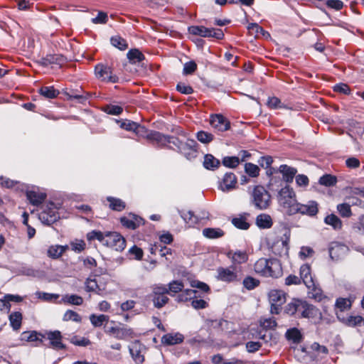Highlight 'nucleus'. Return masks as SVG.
<instances>
[{
	"label": "nucleus",
	"instance_id": "f257e3e1",
	"mask_svg": "<svg viewBox=\"0 0 364 364\" xmlns=\"http://www.w3.org/2000/svg\"><path fill=\"white\" fill-rule=\"evenodd\" d=\"M88 239H97L103 245L110 247L116 251L121 252L126 247L125 239L118 232H107L103 233L100 231H92L87 235Z\"/></svg>",
	"mask_w": 364,
	"mask_h": 364
},
{
	"label": "nucleus",
	"instance_id": "f03ea898",
	"mask_svg": "<svg viewBox=\"0 0 364 364\" xmlns=\"http://www.w3.org/2000/svg\"><path fill=\"white\" fill-rule=\"evenodd\" d=\"M257 274L265 277L278 278L282 275V264L277 259H259L254 265Z\"/></svg>",
	"mask_w": 364,
	"mask_h": 364
},
{
	"label": "nucleus",
	"instance_id": "7ed1b4c3",
	"mask_svg": "<svg viewBox=\"0 0 364 364\" xmlns=\"http://www.w3.org/2000/svg\"><path fill=\"white\" fill-rule=\"evenodd\" d=\"M278 201L285 213L292 215L293 209L298 203L294 190L289 186L282 188L279 192Z\"/></svg>",
	"mask_w": 364,
	"mask_h": 364
},
{
	"label": "nucleus",
	"instance_id": "20e7f679",
	"mask_svg": "<svg viewBox=\"0 0 364 364\" xmlns=\"http://www.w3.org/2000/svg\"><path fill=\"white\" fill-rule=\"evenodd\" d=\"M252 203L259 210H265L271 204V196L269 192L262 186L254 187L252 194Z\"/></svg>",
	"mask_w": 364,
	"mask_h": 364
},
{
	"label": "nucleus",
	"instance_id": "39448f33",
	"mask_svg": "<svg viewBox=\"0 0 364 364\" xmlns=\"http://www.w3.org/2000/svg\"><path fill=\"white\" fill-rule=\"evenodd\" d=\"M95 73L97 78L101 81L115 83L118 77L112 73V69L107 65L98 64L95 66Z\"/></svg>",
	"mask_w": 364,
	"mask_h": 364
},
{
	"label": "nucleus",
	"instance_id": "423d86ee",
	"mask_svg": "<svg viewBox=\"0 0 364 364\" xmlns=\"http://www.w3.org/2000/svg\"><path fill=\"white\" fill-rule=\"evenodd\" d=\"M318 212V203L314 200H310L306 204L298 202L295 208L293 209L292 215L299 213L309 217H314L317 215Z\"/></svg>",
	"mask_w": 364,
	"mask_h": 364
},
{
	"label": "nucleus",
	"instance_id": "0eeeda50",
	"mask_svg": "<svg viewBox=\"0 0 364 364\" xmlns=\"http://www.w3.org/2000/svg\"><path fill=\"white\" fill-rule=\"evenodd\" d=\"M59 218L57 207L53 203H50L44 210L39 214V219L42 223L50 225L55 222Z\"/></svg>",
	"mask_w": 364,
	"mask_h": 364
},
{
	"label": "nucleus",
	"instance_id": "6e6552de",
	"mask_svg": "<svg viewBox=\"0 0 364 364\" xmlns=\"http://www.w3.org/2000/svg\"><path fill=\"white\" fill-rule=\"evenodd\" d=\"M147 139L156 142L159 146H166L168 144H178V138L164 135L159 132L151 131L146 135Z\"/></svg>",
	"mask_w": 364,
	"mask_h": 364
},
{
	"label": "nucleus",
	"instance_id": "1a4fd4ad",
	"mask_svg": "<svg viewBox=\"0 0 364 364\" xmlns=\"http://www.w3.org/2000/svg\"><path fill=\"white\" fill-rule=\"evenodd\" d=\"M105 333L119 340H125L129 338H132L134 335V332L131 328L124 326L109 327L105 330Z\"/></svg>",
	"mask_w": 364,
	"mask_h": 364
},
{
	"label": "nucleus",
	"instance_id": "9d476101",
	"mask_svg": "<svg viewBox=\"0 0 364 364\" xmlns=\"http://www.w3.org/2000/svg\"><path fill=\"white\" fill-rule=\"evenodd\" d=\"M129 353L136 364H141L144 361V351L145 347L139 341L132 343L129 347Z\"/></svg>",
	"mask_w": 364,
	"mask_h": 364
},
{
	"label": "nucleus",
	"instance_id": "9b49d317",
	"mask_svg": "<svg viewBox=\"0 0 364 364\" xmlns=\"http://www.w3.org/2000/svg\"><path fill=\"white\" fill-rule=\"evenodd\" d=\"M211 127L218 132H225L229 129L230 122L222 114H212L210 118Z\"/></svg>",
	"mask_w": 364,
	"mask_h": 364
},
{
	"label": "nucleus",
	"instance_id": "f8f14e48",
	"mask_svg": "<svg viewBox=\"0 0 364 364\" xmlns=\"http://www.w3.org/2000/svg\"><path fill=\"white\" fill-rule=\"evenodd\" d=\"M66 62V58L59 54L48 55L46 57L41 58L38 60V63L43 66H48L50 65H58L61 66Z\"/></svg>",
	"mask_w": 364,
	"mask_h": 364
},
{
	"label": "nucleus",
	"instance_id": "ddd939ff",
	"mask_svg": "<svg viewBox=\"0 0 364 364\" xmlns=\"http://www.w3.org/2000/svg\"><path fill=\"white\" fill-rule=\"evenodd\" d=\"M218 279L223 282H237L240 279L234 269H231L230 268H218Z\"/></svg>",
	"mask_w": 364,
	"mask_h": 364
},
{
	"label": "nucleus",
	"instance_id": "4468645a",
	"mask_svg": "<svg viewBox=\"0 0 364 364\" xmlns=\"http://www.w3.org/2000/svg\"><path fill=\"white\" fill-rule=\"evenodd\" d=\"M50 341V346L55 349H63L65 346L63 344L61 333L59 331H48L46 333L45 338Z\"/></svg>",
	"mask_w": 364,
	"mask_h": 364
},
{
	"label": "nucleus",
	"instance_id": "2eb2a0df",
	"mask_svg": "<svg viewBox=\"0 0 364 364\" xmlns=\"http://www.w3.org/2000/svg\"><path fill=\"white\" fill-rule=\"evenodd\" d=\"M300 280L306 287H312L314 286V279L311 274V268L309 264H303L300 267Z\"/></svg>",
	"mask_w": 364,
	"mask_h": 364
},
{
	"label": "nucleus",
	"instance_id": "dca6fc26",
	"mask_svg": "<svg viewBox=\"0 0 364 364\" xmlns=\"http://www.w3.org/2000/svg\"><path fill=\"white\" fill-rule=\"evenodd\" d=\"M237 183V178L233 173L225 174L223 181L220 183V188L223 191H229L235 188Z\"/></svg>",
	"mask_w": 364,
	"mask_h": 364
},
{
	"label": "nucleus",
	"instance_id": "f3484780",
	"mask_svg": "<svg viewBox=\"0 0 364 364\" xmlns=\"http://www.w3.org/2000/svg\"><path fill=\"white\" fill-rule=\"evenodd\" d=\"M270 304L282 305L286 301V294L278 289H272L268 294Z\"/></svg>",
	"mask_w": 364,
	"mask_h": 364
},
{
	"label": "nucleus",
	"instance_id": "a211bd4d",
	"mask_svg": "<svg viewBox=\"0 0 364 364\" xmlns=\"http://www.w3.org/2000/svg\"><path fill=\"white\" fill-rule=\"evenodd\" d=\"M143 219L135 215H131L129 218L123 217L121 218L122 224L127 228L134 230L142 224Z\"/></svg>",
	"mask_w": 364,
	"mask_h": 364
},
{
	"label": "nucleus",
	"instance_id": "6ab92c4d",
	"mask_svg": "<svg viewBox=\"0 0 364 364\" xmlns=\"http://www.w3.org/2000/svg\"><path fill=\"white\" fill-rule=\"evenodd\" d=\"M184 336L180 333H167L162 336L161 342L166 345H176L183 341Z\"/></svg>",
	"mask_w": 364,
	"mask_h": 364
},
{
	"label": "nucleus",
	"instance_id": "aec40b11",
	"mask_svg": "<svg viewBox=\"0 0 364 364\" xmlns=\"http://www.w3.org/2000/svg\"><path fill=\"white\" fill-rule=\"evenodd\" d=\"M173 144L185 154L188 150L196 151L197 142L194 139H188L186 141L183 142L178 139V144Z\"/></svg>",
	"mask_w": 364,
	"mask_h": 364
},
{
	"label": "nucleus",
	"instance_id": "412c9836",
	"mask_svg": "<svg viewBox=\"0 0 364 364\" xmlns=\"http://www.w3.org/2000/svg\"><path fill=\"white\" fill-rule=\"evenodd\" d=\"M28 200L33 205H38L41 204L46 198V194L44 193H38L35 191H29L26 193Z\"/></svg>",
	"mask_w": 364,
	"mask_h": 364
},
{
	"label": "nucleus",
	"instance_id": "4be33fe9",
	"mask_svg": "<svg viewBox=\"0 0 364 364\" xmlns=\"http://www.w3.org/2000/svg\"><path fill=\"white\" fill-rule=\"evenodd\" d=\"M302 308H304V301L299 299H294L286 306L285 312L289 315L299 314Z\"/></svg>",
	"mask_w": 364,
	"mask_h": 364
},
{
	"label": "nucleus",
	"instance_id": "5701e85b",
	"mask_svg": "<svg viewBox=\"0 0 364 364\" xmlns=\"http://www.w3.org/2000/svg\"><path fill=\"white\" fill-rule=\"evenodd\" d=\"M45 336L38 333L36 331L28 332L25 331L21 334V340L28 342L38 341L41 343H43V338Z\"/></svg>",
	"mask_w": 364,
	"mask_h": 364
},
{
	"label": "nucleus",
	"instance_id": "b1692460",
	"mask_svg": "<svg viewBox=\"0 0 364 364\" xmlns=\"http://www.w3.org/2000/svg\"><path fill=\"white\" fill-rule=\"evenodd\" d=\"M188 32L191 34L195 36H199L201 37H210L211 31L210 28H208L205 26H192L188 27Z\"/></svg>",
	"mask_w": 364,
	"mask_h": 364
},
{
	"label": "nucleus",
	"instance_id": "393cba45",
	"mask_svg": "<svg viewBox=\"0 0 364 364\" xmlns=\"http://www.w3.org/2000/svg\"><path fill=\"white\" fill-rule=\"evenodd\" d=\"M228 256L235 264H242L246 262L248 259V255L244 251L230 252Z\"/></svg>",
	"mask_w": 364,
	"mask_h": 364
},
{
	"label": "nucleus",
	"instance_id": "a878e982",
	"mask_svg": "<svg viewBox=\"0 0 364 364\" xmlns=\"http://www.w3.org/2000/svg\"><path fill=\"white\" fill-rule=\"evenodd\" d=\"M279 171L283 174L284 180L287 182L292 181L296 173V168L288 166L287 165H281L279 167Z\"/></svg>",
	"mask_w": 364,
	"mask_h": 364
},
{
	"label": "nucleus",
	"instance_id": "bb28decb",
	"mask_svg": "<svg viewBox=\"0 0 364 364\" xmlns=\"http://www.w3.org/2000/svg\"><path fill=\"white\" fill-rule=\"evenodd\" d=\"M324 223L331 226L335 230H341L342 228V221L341 220L334 214L328 215L324 218Z\"/></svg>",
	"mask_w": 364,
	"mask_h": 364
},
{
	"label": "nucleus",
	"instance_id": "cd10ccee",
	"mask_svg": "<svg viewBox=\"0 0 364 364\" xmlns=\"http://www.w3.org/2000/svg\"><path fill=\"white\" fill-rule=\"evenodd\" d=\"M256 224L260 228H269L272 225V220L269 215L262 213L257 217Z\"/></svg>",
	"mask_w": 364,
	"mask_h": 364
},
{
	"label": "nucleus",
	"instance_id": "c85d7f7f",
	"mask_svg": "<svg viewBox=\"0 0 364 364\" xmlns=\"http://www.w3.org/2000/svg\"><path fill=\"white\" fill-rule=\"evenodd\" d=\"M127 56L129 62L133 64L141 62L144 59V54L136 48L129 50Z\"/></svg>",
	"mask_w": 364,
	"mask_h": 364
},
{
	"label": "nucleus",
	"instance_id": "c756f323",
	"mask_svg": "<svg viewBox=\"0 0 364 364\" xmlns=\"http://www.w3.org/2000/svg\"><path fill=\"white\" fill-rule=\"evenodd\" d=\"M67 249L68 246L52 245L48 250V255L53 259H57L60 257Z\"/></svg>",
	"mask_w": 364,
	"mask_h": 364
},
{
	"label": "nucleus",
	"instance_id": "7c9ffc66",
	"mask_svg": "<svg viewBox=\"0 0 364 364\" xmlns=\"http://www.w3.org/2000/svg\"><path fill=\"white\" fill-rule=\"evenodd\" d=\"M203 235L209 239H216L224 235V232L220 228H205L203 230Z\"/></svg>",
	"mask_w": 364,
	"mask_h": 364
},
{
	"label": "nucleus",
	"instance_id": "2f4dec72",
	"mask_svg": "<svg viewBox=\"0 0 364 364\" xmlns=\"http://www.w3.org/2000/svg\"><path fill=\"white\" fill-rule=\"evenodd\" d=\"M247 30L251 34L255 35L256 37H258L259 35H262L265 38H268L270 36L269 33L264 31L261 26H259L257 23H250L247 26Z\"/></svg>",
	"mask_w": 364,
	"mask_h": 364
},
{
	"label": "nucleus",
	"instance_id": "473e14b6",
	"mask_svg": "<svg viewBox=\"0 0 364 364\" xmlns=\"http://www.w3.org/2000/svg\"><path fill=\"white\" fill-rule=\"evenodd\" d=\"M317 309L313 306L304 301V308L301 309L299 315L304 318H311L316 314Z\"/></svg>",
	"mask_w": 364,
	"mask_h": 364
},
{
	"label": "nucleus",
	"instance_id": "72a5a7b5",
	"mask_svg": "<svg viewBox=\"0 0 364 364\" xmlns=\"http://www.w3.org/2000/svg\"><path fill=\"white\" fill-rule=\"evenodd\" d=\"M9 321L13 329L17 331L21 326L22 314L18 312H13L9 315Z\"/></svg>",
	"mask_w": 364,
	"mask_h": 364
},
{
	"label": "nucleus",
	"instance_id": "f704fd0d",
	"mask_svg": "<svg viewBox=\"0 0 364 364\" xmlns=\"http://www.w3.org/2000/svg\"><path fill=\"white\" fill-rule=\"evenodd\" d=\"M220 161L215 159L212 154H206L204 157L203 166L207 169L218 168Z\"/></svg>",
	"mask_w": 364,
	"mask_h": 364
},
{
	"label": "nucleus",
	"instance_id": "c9c22d12",
	"mask_svg": "<svg viewBox=\"0 0 364 364\" xmlns=\"http://www.w3.org/2000/svg\"><path fill=\"white\" fill-rule=\"evenodd\" d=\"M109 320V316L107 315L101 314V315H95L91 314L90 316V321L91 323L95 327H100L103 325L105 322H107Z\"/></svg>",
	"mask_w": 364,
	"mask_h": 364
},
{
	"label": "nucleus",
	"instance_id": "e433bc0d",
	"mask_svg": "<svg viewBox=\"0 0 364 364\" xmlns=\"http://www.w3.org/2000/svg\"><path fill=\"white\" fill-rule=\"evenodd\" d=\"M40 94L48 99L55 98L59 95V91L53 87H43L40 89Z\"/></svg>",
	"mask_w": 364,
	"mask_h": 364
},
{
	"label": "nucleus",
	"instance_id": "4c0bfd02",
	"mask_svg": "<svg viewBox=\"0 0 364 364\" xmlns=\"http://www.w3.org/2000/svg\"><path fill=\"white\" fill-rule=\"evenodd\" d=\"M64 303H68L73 305L80 306L83 302V299L76 294H66L62 299Z\"/></svg>",
	"mask_w": 364,
	"mask_h": 364
},
{
	"label": "nucleus",
	"instance_id": "58836bf2",
	"mask_svg": "<svg viewBox=\"0 0 364 364\" xmlns=\"http://www.w3.org/2000/svg\"><path fill=\"white\" fill-rule=\"evenodd\" d=\"M286 337L288 340L292 341L294 343H298L301 341V332L296 328L287 330Z\"/></svg>",
	"mask_w": 364,
	"mask_h": 364
},
{
	"label": "nucleus",
	"instance_id": "ea45409f",
	"mask_svg": "<svg viewBox=\"0 0 364 364\" xmlns=\"http://www.w3.org/2000/svg\"><path fill=\"white\" fill-rule=\"evenodd\" d=\"M181 218L183 220L188 224L189 226H193L197 224L199 221V219L197 216L194 215V213L191 211H188L186 213H180Z\"/></svg>",
	"mask_w": 364,
	"mask_h": 364
},
{
	"label": "nucleus",
	"instance_id": "a19ab883",
	"mask_svg": "<svg viewBox=\"0 0 364 364\" xmlns=\"http://www.w3.org/2000/svg\"><path fill=\"white\" fill-rule=\"evenodd\" d=\"M107 200L109 202V208L114 210L121 211L125 208V203L119 198L108 197Z\"/></svg>",
	"mask_w": 364,
	"mask_h": 364
},
{
	"label": "nucleus",
	"instance_id": "79ce46f5",
	"mask_svg": "<svg viewBox=\"0 0 364 364\" xmlns=\"http://www.w3.org/2000/svg\"><path fill=\"white\" fill-rule=\"evenodd\" d=\"M309 297L314 299L316 301H321L323 299L322 291L320 288L316 286L314 282V286L312 287H307Z\"/></svg>",
	"mask_w": 364,
	"mask_h": 364
},
{
	"label": "nucleus",
	"instance_id": "37998d69",
	"mask_svg": "<svg viewBox=\"0 0 364 364\" xmlns=\"http://www.w3.org/2000/svg\"><path fill=\"white\" fill-rule=\"evenodd\" d=\"M337 210L343 218H350L352 215L350 205L349 203H343L338 204L337 205Z\"/></svg>",
	"mask_w": 364,
	"mask_h": 364
},
{
	"label": "nucleus",
	"instance_id": "c03bdc74",
	"mask_svg": "<svg viewBox=\"0 0 364 364\" xmlns=\"http://www.w3.org/2000/svg\"><path fill=\"white\" fill-rule=\"evenodd\" d=\"M110 41L113 46L122 50H125L128 47L127 41L119 36L112 37Z\"/></svg>",
	"mask_w": 364,
	"mask_h": 364
},
{
	"label": "nucleus",
	"instance_id": "a18cd8bd",
	"mask_svg": "<svg viewBox=\"0 0 364 364\" xmlns=\"http://www.w3.org/2000/svg\"><path fill=\"white\" fill-rule=\"evenodd\" d=\"M245 171L249 176L255 178L259 176V168L254 164L246 163L245 164Z\"/></svg>",
	"mask_w": 364,
	"mask_h": 364
},
{
	"label": "nucleus",
	"instance_id": "49530a36",
	"mask_svg": "<svg viewBox=\"0 0 364 364\" xmlns=\"http://www.w3.org/2000/svg\"><path fill=\"white\" fill-rule=\"evenodd\" d=\"M154 306L157 309H161L168 301V298L166 294L152 296Z\"/></svg>",
	"mask_w": 364,
	"mask_h": 364
},
{
	"label": "nucleus",
	"instance_id": "de8ad7c7",
	"mask_svg": "<svg viewBox=\"0 0 364 364\" xmlns=\"http://www.w3.org/2000/svg\"><path fill=\"white\" fill-rule=\"evenodd\" d=\"M232 223L238 229L247 230L250 227L245 217L240 216L232 220Z\"/></svg>",
	"mask_w": 364,
	"mask_h": 364
},
{
	"label": "nucleus",
	"instance_id": "09e8293b",
	"mask_svg": "<svg viewBox=\"0 0 364 364\" xmlns=\"http://www.w3.org/2000/svg\"><path fill=\"white\" fill-rule=\"evenodd\" d=\"M183 284L179 281H173L168 284V294L173 295V294L180 292L183 288Z\"/></svg>",
	"mask_w": 364,
	"mask_h": 364
},
{
	"label": "nucleus",
	"instance_id": "8fccbe9b",
	"mask_svg": "<svg viewBox=\"0 0 364 364\" xmlns=\"http://www.w3.org/2000/svg\"><path fill=\"white\" fill-rule=\"evenodd\" d=\"M240 164V158L237 156H225L223 159V164L229 168H235Z\"/></svg>",
	"mask_w": 364,
	"mask_h": 364
},
{
	"label": "nucleus",
	"instance_id": "3c124183",
	"mask_svg": "<svg viewBox=\"0 0 364 364\" xmlns=\"http://www.w3.org/2000/svg\"><path fill=\"white\" fill-rule=\"evenodd\" d=\"M342 321L350 326L360 325L363 322V319L360 316H350L346 318H343Z\"/></svg>",
	"mask_w": 364,
	"mask_h": 364
},
{
	"label": "nucleus",
	"instance_id": "603ef678",
	"mask_svg": "<svg viewBox=\"0 0 364 364\" xmlns=\"http://www.w3.org/2000/svg\"><path fill=\"white\" fill-rule=\"evenodd\" d=\"M197 139L203 144H208L213 139V135L210 133L200 131L196 134Z\"/></svg>",
	"mask_w": 364,
	"mask_h": 364
},
{
	"label": "nucleus",
	"instance_id": "864d4df0",
	"mask_svg": "<svg viewBox=\"0 0 364 364\" xmlns=\"http://www.w3.org/2000/svg\"><path fill=\"white\" fill-rule=\"evenodd\" d=\"M63 321H73L75 322H80L81 317L75 311L72 310H68L63 315Z\"/></svg>",
	"mask_w": 364,
	"mask_h": 364
},
{
	"label": "nucleus",
	"instance_id": "5fc2aeb1",
	"mask_svg": "<svg viewBox=\"0 0 364 364\" xmlns=\"http://www.w3.org/2000/svg\"><path fill=\"white\" fill-rule=\"evenodd\" d=\"M319 183L326 186H331L336 183V178L331 175L326 174L320 178Z\"/></svg>",
	"mask_w": 364,
	"mask_h": 364
},
{
	"label": "nucleus",
	"instance_id": "6e6d98bb",
	"mask_svg": "<svg viewBox=\"0 0 364 364\" xmlns=\"http://www.w3.org/2000/svg\"><path fill=\"white\" fill-rule=\"evenodd\" d=\"M267 105L271 109H279L285 107L281 100L276 97H269Z\"/></svg>",
	"mask_w": 364,
	"mask_h": 364
},
{
	"label": "nucleus",
	"instance_id": "4d7b16f0",
	"mask_svg": "<svg viewBox=\"0 0 364 364\" xmlns=\"http://www.w3.org/2000/svg\"><path fill=\"white\" fill-rule=\"evenodd\" d=\"M259 284V280L252 277H247L243 280L244 287L249 290L255 289Z\"/></svg>",
	"mask_w": 364,
	"mask_h": 364
},
{
	"label": "nucleus",
	"instance_id": "13d9d810",
	"mask_svg": "<svg viewBox=\"0 0 364 364\" xmlns=\"http://www.w3.org/2000/svg\"><path fill=\"white\" fill-rule=\"evenodd\" d=\"M107 20L108 16L107 13L99 11L98 15L95 18H92V22L95 24H104L107 23Z\"/></svg>",
	"mask_w": 364,
	"mask_h": 364
},
{
	"label": "nucleus",
	"instance_id": "bf43d9fd",
	"mask_svg": "<svg viewBox=\"0 0 364 364\" xmlns=\"http://www.w3.org/2000/svg\"><path fill=\"white\" fill-rule=\"evenodd\" d=\"M122 110L123 109H122V107L118 106V105H107L105 108V111L107 114H112V115H118L122 113Z\"/></svg>",
	"mask_w": 364,
	"mask_h": 364
},
{
	"label": "nucleus",
	"instance_id": "052dcab7",
	"mask_svg": "<svg viewBox=\"0 0 364 364\" xmlns=\"http://www.w3.org/2000/svg\"><path fill=\"white\" fill-rule=\"evenodd\" d=\"M70 342L78 346H87L90 343V341L89 339L86 338H79L77 336H73L70 339Z\"/></svg>",
	"mask_w": 364,
	"mask_h": 364
},
{
	"label": "nucleus",
	"instance_id": "680f3d73",
	"mask_svg": "<svg viewBox=\"0 0 364 364\" xmlns=\"http://www.w3.org/2000/svg\"><path fill=\"white\" fill-rule=\"evenodd\" d=\"M353 228L355 232L364 235V215L358 218V222L353 224Z\"/></svg>",
	"mask_w": 364,
	"mask_h": 364
},
{
	"label": "nucleus",
	"instance_id": "e2e57ef3",
	"mask_svg": "<svg viewBox=\"0 0 364 364\" xmlns=\"http://www.w3.org/2000/svg\"><path fill=\"white\" fill-rule=\"evenodd\" d=\"M120 127L126 130L135 132L139 127V125L136 122L126 120L122 122Z\"/></svg>",
	"mask_w": 364,
	"mask_h": 364
},
{
	"label": "nucleus",
	"instance_id": "0e129e2a",
	"mask_svg": "<svg viewBox=\"0 0 364 364\" xmlns=\"http://www.w3.org/2000/svg\"><path fill=\"white\" fill-rule=\"evenodd\" d=\"M336 306L338 309L343 311L350 306V302L349 300L343 298H339L336 300Z\"/></svg>",
	"mask_w": 364,
	"mask_h": 364
},
{
	"label": "nucleus",
	"instance_id": "69168bd1",
	"mask_svg": "<svg viewBox=\"0 0 364 364\" xmlns=\"http://www.w3.org/2000/svg\"><path fill=\"white\" fill-rule=\"evenodd\" d=\"M191 286L193 288H197L203 292H208L210 290L209 287L204 282L193 280L191 282Z\"/></svg>",
	"mask_w": 364,
	"mask_h": 364
},
{
	"label": "nucleus",
	"instance_id": "338daca9",
	"mask_svg": "<svg viewBox=\"0 0 364 364\" xmlns=\"http://www.w3.org/2000/svg\"><path fill=\"white\" fill-rule=\"evenodd\" d=\"M260 325L264 328H273L277 326V322L274 318H264L260 320Z\"/></svg>",
	"mask_w": 364,
	"mask_h": 364
},
{
	"label": "nucleus",
	"instance_id": "774afa93",
	"mask_svg": "<svg viewBox=\"0 0 364 364\" xmlns=\"http://www.w3.org/2000/svg\"><path fill=\"white\" fill-rule=\"evenodd\" d=\"M314 254V250L312 248L309 247H302L300 250L299 255L301 259H305L308 257H312Z\"/></svg>",
	"mask_w": 364,
	"mask_h": 364
}]
</instances>
